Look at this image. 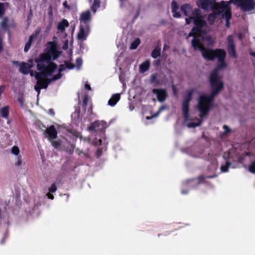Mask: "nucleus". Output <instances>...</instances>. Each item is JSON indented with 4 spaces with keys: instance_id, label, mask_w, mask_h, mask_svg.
Returning <instances> with one entry per match:
<instances>
[{
    "instance_id": "obj_1",
    "label": "nucleus",
    "mask_w": 255,
    "mask_h": 255,
    "mask_svg": "<svg viewBox=\"0 0 255 255\" xmlns=\"http://www.w3.org/2000/svg\"><path fill=\"white\" fill-rule=\"evenodd\" d=\"M181 10L186 16V23L190 24L193 22L194 25L188 34V36L193 37L192 40L193 47L201 51L205 59L213 60L216 58L218 60V67L212 72L210 78L212 94L211 95L206 94L200 95L197 106V109H211L214 96L223 88L224 85L221 80L220 70L227 66L224 60L226 53L221 49L212 50L204 48L203 42L210 45L215 42V39L206 34V23L203 19L199 9L194 8L190 4H186L181 6Z\"/></svg>"
},
{
    "instance_id": "obj_2",
    "label": "nucleus",
    "mask_w": 255,
    "mask_h": 255,
    "mask_svg": "<svg viewBox=\"0 0 255 255\" xmlns=\"http://www.w3.org/2000/svg\"><path fill=\"white\" fill-rule=\"evenodd\" d=\"M60 54L55 45H51L49 49L35 59L38 71L31 70L33 67V60H29L28 63H22L20 66V71L24 74H30L37 80L34 89L40 94L41 89H46L51 82L59 79L61 77V68L57 69V66L52 61L57 59Z\"/></svg>"
},
{
    "instance_id": "obj_3",
    "label": "nucleus",
    "mask_w": 255,
    "mask_h": 255,
    "mask_svg": "<svg viewBox=\"0 0 255 255\" xmlns=\"http://www.w3.org/2000/svg\"><path fill=\"white\" fill-rule=\"evenodd\" d=\"M194 90H190L187 91L183 98V102L182 103V111L184 116V118L186 123L187 126L189 128H195L201 124V121L199 119L196 120V122L190 121L188 114L189 103L192 99V95L194 93Z\"/></svg>"
},
{
    "instance_id": "obj_4",
    "label": "nucleus",
    "mask_w": 255,
    "mask_h": 255,
    "mask_svg": "<svg viewBox=\"0 0 255 255\" xmlns=\"http://www.w3.org/2000/svg\"><path fill=\"white\" fill-rule=\"evenodd\" d=\"M227 2L237 5L245 12H255V0H230Z\"/></svg>"
},
{
    "instance_id": "obj_5",
    "label": "nucleus",
    "mask_w": 255,
    "mask_h": 255,
    "mask_svg": "<svg viewBox=\"0 0 255 255\" xmlns=\"http://www.w3.org/2000/svg\"><path fill=\"white\" fill-rule=\"evenodd\" d=\"M216 0H198L197 2V5L204 9L208 10L211 9L215 13H217V6L222 7L224 4H222V1L220 3H216Z\"/></svg>"
},
{
    "instance_id": "obj_6",
    "label": "nucleus",
    "mask_w": 255,
    "mask_h": 255,
    "mask_svg": "<svg viewBox=\"0 0 255 255\" xmlns=\"http://www.w3.org/2000/svg\"><path fill=\"white\" fill-rule=\"evenodd\" d=\"M222 4H224V6L222 7H217L218 14H221V17H225L226 20V26L227 27H229L230 26V21L229 20L231 17V7L230 5L229 4V2H227V1H223Z\"/></svg>"
},
{
    "instance_id": "obj_7",
    "label": "nucleus",
    "mask_w": 255,
    "mask_h": 255,
    "mask_svg": "<svg viewBox=\"0 0 255 255\" xmlns=\"http://www.w3.org/2000/svg\"><path fill=\"white\" fill-rule=\"evenodd\" d=\"M90 33V27L88 25H80L77 37L79 41L83 42L85 40Z\"/></svg>"
},
{
    "instance_id": "obj_8",
    "label": "nucleus",
    "mask_w": 255,
    "mask_h": 255,
    "mask_svg": "<svg viewBox=\"0 0 255 255\" xmlns=\"http://www.w3.org/2000/svg\"><path fill=\"white\" fill-rule=\"evenodd\" d=\"M228 40V51L229 54L233 58L236 57V53L235 49V45L234 43L233 38L232 36L229 35L227 37Z\"/></svg>"
},
{
    "instance_id": "obj_9",
    "label": "nucleus",
    "mask_w": 255,
    "mask_h": 255,
    "mask_svg": "<svg viewBox=\"0 0 255 255\" xmlns=\"http://www.w3.org/2000/svg\"><path fill=\"white\" fill-rule=\"evenodd\" d=\"M91 13L89 10L82 12L80 15V25H88V23L91 20Z\"/></svg>"
},
{
    "instance_id": "obj_10",
    "label": "nucleus",
    "mask_w": 255,
    "mask_h": 255,
    "mask_svg": "<svg viewBox=\"0 0 255 255\" xmlns=\"http://www.w3.org/2000/svg\"><path fill=\"white\" fill-rule=\"evenodd\" d=\"M152 92L156 95L158 100L159 102L163 101L167 96L166 91L160 89H153Z\"/></svg>"
},
{
    "instance_id": "obj_11",
    "label": "nucleus",
    "mask_w": 255,
    "mask_h": 255,
    "mask_svg": "<svg viewBox=\"0 0 255 255\" xmlns=\"http://www.w3.org/2000/svg\"><path fill=\"white\" fill-rule=\"evenodd\" d=\"M49 139H55L57 137V131L53 126H50L46 129Z\"/></svg>"
},
{
    "instance_id": "obj_12",
    "label": "nucleus",
    "mask_w": 255,
    "mask_h": 255,
    "mask_svg": "<svg viewBox=\"0 0 255 255\" xmlns=\"http://www.w3.org/2000/svg\"><path fill=\"white\" fill-rule=\"evenodd\" d=\"M92 126L95 130H101L107 128V124L104 121H97L93 123Z\"/></svg>"
},
{
    "instance_id": "obj_13",
    "label": "nucleus",
    "mask_w": 255,
    "mask_h": 255,
    "mask_svg": "<svg viewBox=\"0 0 255 255\" xmlns=\"http://www.w3.org/2000/svg\"><path fill=\"white\" fill-rule=\"evenodd\" d=\"M68 26V21L66 19H63L58 23L57 28L58 31L63 32L65 31L66 28Z\"/></svg>"
},
{
    "instance_id": "obj_14",
    "label": "nucleus",
    "mask_w": 255,
    "mask_h": 255,
    "mask_svg": "<svg viewBox=\"0 0 255 255\" xmlns=\"http://www.w3.org/2000/svg\"><path fill=\"white\" fill-rule=\"evenodd\" d=\"M171 7L172 12L173 13V16L174 17H180V12L179 11H177V10H178V6L177 3L175 1H172L171 3Z\"/></svg>"
},
{
    "instance_id": "obj_15",
    "label": "nucleus",
    "mask_w": 255,
    "mask_h": 255,
    "mask_svg": "<svg viewBox=\"0 0 255 255\" xmlns=\"http://www.w3.org/2000/svg\"><path fill=\"white\" fill-rule=\"evenodd\" d=\"M120 94H115L113 95L111 98L109 100V105L111 106H114L117 104V103L120 100Z\"/></svg>"
},
{
    "instance_id": "obj_16",
    "label": "nucleus",
    "mask_w": 255,
    "mask_h": 255,
    "mask_svg": "<svg viewBox=\"0 0 255 255\" xmlns=\"http://www.w3.org/2000/svg\"><path fill=\"white\" fill-rule=\"evenodd\" d=\"M150 66V62L148 60H146L145 62L141 63L139 66V70L141 73H144L147 71Z\"/></svg>"
},
{
    "instance_id": "obj_17",
    "label": "nucleus",
    "mask_w": 255,
    "mask_h": 255,
    "mask_svg": "<svg viewBox=\"0 0 255 255\" xmlns=\"http://www.w3.org/2000/svg\"><path fill=\"white\" fill-rule=\"evenodd\" d=\"M0 112L2 118H7L8 117L9 113L8 107H5L1 108Z\"/></svg>"
},
{
    "instance_id": "obj_18",
    "label": "nucleus",
    "mask_w": 255,
    "mask_h": 255,
    "mask_svg": "<svg viewBox=\"0 0 255 255\" xmlns=\"http://www.w3.org/2000/svg\"><path fill=\"white\" fill-rule=\"evenodd\" d=\"M160 54V48L159 47H155L154 50L152 51L151 53V56L153 58H156L158 56H159Z\"/></svg>"
},
{
    "instance_id": "obj_19",
    "label": "nucleus",
    "mask_w": 255,
    "mask_h": 255,
    "mask_svg": "<svg viewBox=\"0 0 255 255\" xmlns=\"http://www.w3.org/2000/svg\"><path fill=\"white\" fill-rule=\"evenodd\" d=\"M36 37L35 35H32L29 37L28 41L26 43L25 48L24 51L27 52L30 48L33 39Z\"/></svg>"
},
{
    "instance_id": "obj_20",
    "label": "nucleus",
    "mask_w": 255,
    "mask_h": 255,
    "mask_svg": "<svg viewBox=\"0 0 255 255\" xmlns=\"http://www.w3.org/2000/svg\"><path fill=\"white\" fill-rule=\"evenodd\" d=\"M213 13L210 14L208 16V20L211 23H212L214 21V19L217 17L218 16H221V14H218V13H215V12H214L213 10Z\"/></svg>"
},
{
    "instance_id": "obj_21",
    "label": "nucleus",
    "mask_w": 255,
    "mask_h": 255,
    "mask_svg": "<svg viewBox=\"0 0 255 255\" xmlns=\"http://www.w3.org/2000/svg\"><path fill=\"white\" fill-rule=\"evenodd\" d=\"M14 164L16 166H21L24 164V162L20 156H18L15 161Z\"/></svg>"
},
{
    "instance_id": "obj_22",
    "label": "nucleus",
    "mask_w": 255,
    "mask_h": 255,
    "mask_svg": "<svg viewBox=\"0 0 255 255\" xmlns=\"http://www.w3.org/2000/svg\"><path fill=\"white\" fill-rule=\"evenodd\" d=\"M100 0H94V3L91 6V8L94 13L96 12L97 9L100 6Z\"/></svg>"
},
{
    "instance_id": "obj_23",
    "label": "nucleus",
    "mask_w": 255,
    "mask_h": 255,
    "mask_svg": "<svg viewBox=\"0 0 255 255\" xmlns=\"http://www.w3.org/2000/svg\"><path fill=\"white\" fill-rule=\"evenodd\" d=\"M140 41L139 39L137 38L135 39L131 43L130 46V49H135L140 44Z\"/></svg>"
},
{
    "instance_id": "obj_24",
    "label": "nucleus",
    "mask_w": 255,
    "mask_h": 255,
    "mask_svg": "<svg viewBox=\"0 0 255 255\" xmlns=\"http://www.w3.org/2000/svg\"><path fill=\"white\" fill-rule=\"evenodd\" d=\"M10 152L12 154L18 156L19 154L20 150L17 146H13L11 147Z\"/></svg>"
},
{
    "instance_id": "obj_25",
    "label": "nucleus",
    "mask_w": 255,
    "mask_h": 255,
    "mask_svg": "<svg viewBox=\"0 0 255 255\" xmlns=\"http://www.w3.org/2000/svg\"><path fill=\"white\" fill-rule=\"evenodd\" d=\"M83 104L84 106H89V109H88V113L89 114L92 113V105L91 103L88 104V98L87 97H85L83 100Z\"/></svg>"
},
{
    "instance_id": "obj_26",
    "label": "nucleus",
    "mask_w": 255,
    "mask_h": 255,
    "mask_svg": "<svg viewBox=\"0 0 255 255\" xmlns=\"http://www.w3.org/2000/svg\"><path fill=\"white\" fill-rule=\"evenodd\" d=\"M231 164L229 162H226L225 165H222L221 167V170L222 172H226L228 171V168L230 166Z\"/></svg>"
},
{
    "instance_id": "obj_27",
    "label": "nucleus",
    "mask_w": 255,
    "mask_h": 255,
    "mask_svg": "<svg viewBox=\"0 0 255 255\" xmlns=\"http://www.w3.org/2000/svg\"><path fill=\"white\" fill-rule=\"evenodd\" d=\"M7 5V3H0V17L2 16L3 14L5 6Z\"/></svg>"
},
{
    "instance_id": "obj_28",
    "label": "nucleus",
    "mask_w": 255,
    "mask_h": 255,
    "mask_svg": "<svg viewBox=\"0 0 255 255\" xmlns=\"http://www.w3.org/2000/svg\"><path fill=\"white\" fill-rule=\"evenodd\" d=\"M249 171L252 173H255V161L251 164L249 167Z\"/></svg>"
},
{
    "instance_id": "obj_29",
    "label": "nucleus",
    "mask_w": 255,
    "mask_h": 255,
    "mask_svg": "<svg viewBox=\"0 0 255 255\" xmlns=\"http://www.w3.org/2000/svg\"><path fill=\"white\" fill-rule=\"evenodd\" d=\"M165 109V108H164V107H161V108L158 110V111L157 112V113L156 114H155L154 115H153V116H151V117H146V120H149V119H152V118H154V117H157V116L159 115V114L160 113V112L162 110H163V109Z\"/></svg>"
},
{
    "instance_id": "obj_30",
    "label": "nucleus",
    "mask_w": 255,
    "mask_h": 255,
    "mask_svg": "<svg viewBox=\"0 0 255 255\" xmlns=\"http://www.w3.org/2000/svg\"><path fill=\"white\" fill-rule=\"evenodd\" d=\"M57 190V187L55 184H53L51 185L50 187L49 188V191L50 192L54 193L56 192Z\"/></svg>"
},
{
    "instance_id": "obj_31",
    "label": "nucleus",
    "mask_w": 255,
    "mask_h": 255,
    "mask_svg": "<svg viewBox=\"0 0 255 255\" xmlns=\"http://www.w3.org/2000/svg\"><path fill=\"white\" fill-rule=\"evenodd\" d=\"M52 144L56 148H59L60 147V143L57 141H52Z\"/></svg>"
},
{
    "instance_id": "obj_32",
    "label": "nucleus",
    "mask_w": 255,
    "mask_h": 255,
    "mask_svg": "<svg viewBox=\"0 0 255 255\" xmlns=\"http://www.w3.org/2000/svg\"><path fill=\"white\" fill-rule=\"evenodd\" d=\"M76 62H77V66H81L82 65V59H80V58L77 59Z\"/></svg>"
},
{
    "instance_id": "obj_33",
    "label": "nucleus",
    "mask_w": 255,
    "mask_h": 255,
    "mask_svg": "<svg viewBox=\"0 0 255 255\" xmlns=\"http://www.w3.org/2000/svg\"><path fill=\"white\" fill-rule=\"evenodd\" d=\"M85 89L87 90H91V87L89 84L88 83H86L85 85Z\"/></svg>"
},
{
    "instance_id": "obj_34",
    "label": "nucleus",
    "mask_w": 255,
    "mask_h": 255,
    "mask_svg": "<svg viewBox=\"0 0 255 255\" xmlns=\"http://www.w3.org/2000/svg\"><path fill=\"white\" fill-rule=\"evenodd\" d=\"M46 195L49 199H54V196L53 195H52L51 194H50V193H47Z\"/></svg>"
},
{
    "instance_id": "obj_35",
    "label": "nucleus",
    "mask_w": 255,
    "mask_h": 255,
    "mask_svg": "<svg viewBox=\"0 0 255 255\" xmlns=\"http://www.w3.org/2000/svg\"><path fill=\"white\" fill-rule=\"evenodd\" d=\"M63 6H64V7H67V8H68V9H69V8H70V7L69 6V5H68V3H67V1H65L63 2Z\"/></svg>"
},
{
    "instance_id": "obj_36",
    "label": "nucleus",
    "mask_w": 255,
    "mask_h": 255,
    "mask_svg": "<svg viewBox=\"0 0 255 255\" xmlns=\"http://www.w3.org/2000/svg\"><path fill=\"white\" fill-rule=\"evenodd\" d=\"M223 128L226 133H227L229 131V128L227 126H224Z\"/></svg>"
},
{
    "instance_id": "obj_37",
    "label": "nucleus",
    "mask_w": 255,
    "mask_h": 255,
    "mask_svg": "<svg viewBox=\"0 0 255 255\" xmlns=\"http://www.w3.org/2000/svg\"><path fill=\"white\" fill-rule=\"evenodd\" d=\"M156 79V76L153 75L151 77V81L152 83H154Z\"/></svg>"
},
{
    "instance_id": "obj_38",
    "label": "nucleus",
    "mask_w": 255,
    "mask_h": 255,
    "mask_svg": "<svg viewBox=\"0 0 255 255\" xmlns=\"http://www.w3.org/2000/svg\"><path fill=\"white\" fill-rule=\"evenodd\" d=\"M2 49L1 39L0 38V51Z\"/></svg>"
},
{
    "instance_id": "obj_39",
    "label": "nucleus",
    "mask_w": 255,
    "mask_h": 255,
    "mask_svg": "<svg viewBox=\"0 0 255 255\" xmlns=\"http://www.w3.org/2000/svg\"><path fill=\"white\" fill-rule=\"evenodd\" d=\"M67 47H68V43H67H67H65V44H64V45L63 46V48H64V49H66V48H67Z\"/></svg>"
},
{
    "instance_id": "obj_40",
    "label": "nucleus",
    "mask_w": 255,
    "mask_h": 255,
    "mask_svg": "<svg viewBox=\"0 0 255 255\" xmlns=\"http://www.w3.org/2000/svg\"><path fill=\"white\" fill-rule=\"evenodd\" d=\"M251 54L255 57V52H251Z\"/></svg>"
},
{
    "instance_id": "obj_41",
    "label": "nucleus",
    "mask_w": 255,
    "mask_h": 255,
    "mask_svg": "<svg viewBox=\"0 0 255 255\" xmlns=\"http://www.w3.org/2000/svg\"><path fill=\"white\" fill-rule=\"evenodd\" d=\"M50 14H52V9H51V8H50Z\"/></svg>"
},
{
    "instance_id": "obj_42",
    "label": "nucleus",
    "mask_w": 255,
    "mask_h": 255,
    "mask_svg": "<svg viewBox=\"0 0 255 255\" xmlns=\"http://www.w3.org/2000/svg\"><path fill=\"white\" fill-rule=\"evenodd\" d=\"M239 39H241V38H242V37H241V35H239Z\"/></svg>"
},
{
    "instance_id": "obj_43",
    "label": "nucleus",
    "mask_w": 255,
    "mask_h": 255,
    "mask_svg": "<svg viewBox=\"0 0 255 255\" xmlns=\"http://www.w3.org/2000/svg\"><path fill=\"white\" fill-rule=\"evenodd\" d=\"M74 67V66L71 67V68H69V69H72Z\"/></svg>"
}]
</instances>
